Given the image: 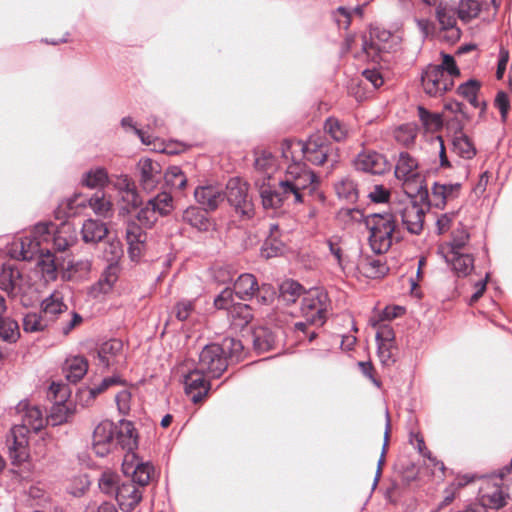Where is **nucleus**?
<instances>
[{"label": "nucleus", "instance_id": "obj_1", "mask_svg": "<svg viewBox=\"0 0 512 512\" xmlns=\"http://www.w3.org/2000/svg\"><path fill=\"white\" fill-rule=\"evenodd\" d=\"M21 415V423L15 424L6 439V446L13 464L25 462L29 458V433H37L43 427L45 420L38 406L28 401H20L16 407Z\"/></svg>", "mask_w": 512, "mask_h": 512}, {"label": "nucleus", "instance_id": "obj_2", "mask_svg": "<svg viewBox=\"0 0 512 512\" xmlns=\"http://www.w3.org/2000/svg\"><path fill=\"white\" fill-rule=\"evenodd\" d=\"M243 348L240 340L228 337L224 338L220 344H208L199 353L196 368L213 378H218L226 371L228 358L239 359Z\"/></svg>", "mask_w": 512, "mask_h": 512}, {"label": "nucleus", "instance_id": "obj_3", "mask_svg": "<svg viewBox=\"0 0 512 512\" xmlns=\"http://www.w3.org/2000/svg\"><path fill=\"white\" fill-rule=\"evenodd\" d=\"M365 223L370 231V246L377 254L387 252L393 241L402 239L397 224V214L392 212L374 213L365 218Z\"/></svg>", "mask_w": 512, "mask_h": 512}, {"label": "nucleus", "instance_id": "obj_4", "mask_svg": "<svg viewBox=\"0 0 512 512\" xmlns=\"http://www.w3.org/2000/svg\"><path fill=\"white\" fill-rule=\"evenodd\" d=\"M318 179L305 163L294 161L286 170L285 179L281 181L284 195L289 194L292 204H302L316 191Z\"/></svg>", "mask_w": 512, "mask_h": 512}, {"label": "nucleus", "instance_id": "obj_5", "mask_svg": "<svg viewBox=\"0 0 512 512\" xmlns=\"http://www.w3.org/2000/svg\"><path fill=\"white\" fill-rule=\"evenodd\" d=\"M301 315L310 324L323 326L332 310L328 293L323 289L309 290L301 301Z\"/></svg>", "mask_w": 512, "mask_h": 512}, {"label": "nucleus", "instance_id": "obj_6", "mask_svg": "<svg viewBox=\"0 0 512 512\" xmlns=\"http://www.w3.org/2000/svg\"><path fill=\"white\" fill-rule=\"evenodd\" d=\"M224 195L240 219L248 220L254 216V204L248 194V186L245 182H242L239 178L230 179L226 185Z\"/></svg>", "mask_w": 512, "mask_h": 512}, {"label": "nucleus", "instance_id": "obj_7", "mask_svg": "<svg viewBox=\"0 0 512 512\" xmlns=\"http://www.w3.org/2000/svg\"><path fill=\"white\" fill-rule=\"evenodd\" d=\"M214 305L217 309L227 310L232 325L237 328L245 327L253 319L251 307L248 304L235 302L230 288L221 291L214 299Z\"/></svg>", "mask_w": 512, "mask_h": 512}, {"label": "nucleus", "instance_id": "obj_8", "mask_svg": "<svg viewBox=\"0 0 512 512\" xmlns=\"http://www.w3.org/2000/svg\"><path fill=\"white\" fill-rule=\"evenodd\" d=\"M116 425L110 420L100 422L92 435V451L99 457H105L115 449Z\"/></svg>", "mask_w": 512, "mask_h": 512}, {"label": "nucleus", "instance_id": "obj_9", "mask_svg": "<svg viewBox=\"0 0 512 512\" xmlns=\"http://www.w3.org/2000/svg\"><path fill=\"white\" fill-rule=\"evenodd\" d=\"M421 84L427 95L438 97L450 90L454 83L453 79L448 78L439 68L430 64L422 73Z\"/></svg>", "mask_w": 512, "mask_h": 512}, {"label": "nucleus", "instance_id": "obj_10", "mask_svg": "<svg viewBox=\"0 0 512 512\" xmlns=\"http://www.w3.org/2000/svg\"><path fill=\"white\" fill-rule=\"evenodd\" d=\"M498 479L486 481L479 490V497L483 507L491 509H500L506 505V489L504 486V479L500 474Z\"/></svg>", "mask_w": 512, "mask_h": 512}, {"label": "nucleus", "instance_id": "obj_11", "mask_svg": "<svg viewBox=\"0 0 512 512\" xmlns=\"http://www.w3.org/2000/svg\"><path fill=\"white\" fill-rule=\"evenodd\" d=\"M305 159L314 164L322 165L330 160L332 147L320 135L309 137L306 142L297 143Z\"/></svg>", "mask_w": 512, "mask_h": 512}, {"label": "nucleus", "instance_id": "obj_12", "mask_svg": "<svg viewBox=\"0 0 512 512\" xmlns=\"http://www.w3.org/2000/svg\"><path fill=\"white\" fill-rule=\"evenodd\" d=\"M205 374L195 367L184 372L182 375L184 391L195 404L201 402L210 390V383L205 380Z\"/></svg>", "mask_w": 512, "mask_h": 512}, {"label": "nucleus", "instance_id": "obj_13", "mask_svg": "<svg viewBox=\"0 0 512 512\" xmlns=\"http://www.w3.org/2000/svg\"><path fill=\"white\" fill-rule=\"evenodd\" d=\"M139 184L146 192H151L163 180V169L158 161L150 158H141L137 163Z\"/></svg>", "mask_w": 512, "mask_h": 512}, {"label": "nucleus", "instance_id": "obj_14", "mask_svg": "<svg viewBox=\"0 0 512 512\" xmlns=\"http://www.w3.org/2000/svg\"><path fill=\"white\" fill-rule=\"evenodd\" d=\"M394 214H397V218L400 217L402 224L410 234L419 235L422 232L425 209L420 205L418 199L406 204Z\"/></svg>", "mask_w": 512, "mask_h": 512}, {"label": "nucleus", "instance_id": "obj_15", "mask_svg": "<svg viewBox=\"0 0 512 512\" xmlns=\"http://www.w3.org/2000/svg\"><path fill=\"white\" fill-rule=\"evenodd\" d=\"M356 170L374 175H383L390 169L386 157L376 151L359 153L354 160Z\"/></svg>", "mask_w": 512, "mask_h": 512}, {"label": "nucleus", "instance_id": "obj_16", "mask_svg": "<svg viewBox=\"0 0 512 512\" xmlns=\"http://www.w3.org/2000/svg\"><path fill=\"white\" fill-rule=\"evenodd\" d=\"M115 496L123 512H132L142 500L141 490L128 480L117 486Z\"/></svg>", "mask_w": 512, "mask_h": 512}, {"label": "nucleus", "instance_id": "obj_17", "mask_svg": "<svg viewBox=\"0 0 512 512\" xmlns=\"http://www.w3.org/2000/svg\"><path fill=\"white\" fill-rule=\"evenodd\" d=\"M116 425L115 449L120 447L127 452H133L138 447V435L134 424L128 420H120Z\"/></svg>", "mask_w": 512, "mask_h": 512}, {"label": "nucleus", "instance_id": "obj_18", "mask_svg": "<svg viewBox=\"0 0 512 512\" xmlns=\"http://www.w3.org/2000/svg\"><path fill=\"white\" fill-rule=\"evenodd\" d=\"M194 197L206 211H214L225 200L223 190L214 185L199 186L194 191Z\"/></svg>", "mask_w": 512, "mask_h": 512}, {"label": "nucleus", "instance_id": "obj_19", "mask_svg": "<svg viewBox=\"0 0 512 512\" xmlns=\"http://www.w3.org/2000/svg\"><path fill=\"white\" fill-rule=\"evenodd\" d=\"M125 237L129 246L131 258L139 256L147 240V233L142 225L135 220H130L126 224Z\"/></svg>", "mask_w": 512, "mask_h": 512}, {"label": "nucleus", "instance_id": "obj_20", "mask_svg": "<svg viewBox=\"0 0 512 512\" xmlns=\"http://www.w3.org/2000/svg\"><path fill=\"white\" fill-rule=\"evenodd\" d=\"M445 191V185H442L439 182H434L431 188V193H429L427 188L421 186L417 191L416 199H418L421 204L425 205L426 209L431 206L438 209H444L447 203Z\"/></svg>", "mask_w": 512, "mask_h": 512}, {"label": "nucleus", "instance_id": "obj_21", "mask_svg": "<svg viewBox=\"0 0 512 512\" xmlns=\"http://www.w3.org/2000/svg\"><path fill=\"white\" fill-rule=\"evenodd\" d=\"M123 342L119 339H110L102 343L96 351L99 365L108 369L117 363V357L122 354Z\"/></svg>", "mask_w": 512, "mask_h": 512}, {"label": "nucleus", "instance_id": "obj_22", "mask_svg": "<svg viewBox=\"0 0 512 512\" xmlns=\"http://www.w3.org/2000/svg\"><path fill=\"white\" fill-rule=\"evenodd\" d=\"M283 192L284 188L281 187V181L278 188H272L270 185L263 184L259 190L263 207L265 209H276L282 206L284 202L291 203L289 194L284 195Z\"/></svg>", "mask_w": 512, "mask_h": 512}, {"label": "nucleus", "instance_id": "obj_23", "mask_svg": "<svg viewBox=\"0 0 512 512\" xmlns=\"http://www.w3.org/2000/svg\"><path fill=\"white\" fill-rule=\"evenodd\" d=\"M230 289L233 292V299L237 297L240 300L248 301L254 298L256 289H258V282L254 275L244 273L238 276L233 288Z\"/></svg>", "mask_w": 512, "mask_h": 512}, {"label": "nucleus", "instance_id": "obj_24", "mask_svg": "<svg viewBox=\"0 0 512 512\" xmlns=\"http://www.w3.org/2000/svg\"><path fill=\"white\" fill-rule=\"evenodd\" d=\"M206 211L196 206H190L182 213V220L199 232H207L212 226V221Z\"/></svg>", "mask_w": 512, "mask_h": 512}, {"label": "nucleus", "instance_id": "obj_25", "mask_svg": "<svg viewBox=\"0 0 512 512\" xmlns=\"http://www.w3.org/2000/svg\"><path fill=\"white\" fill-rule=\"evenodd\" d=\"M119 265L118 263H109L102 272L99 280L91 287V295L98 297L100 294L110 292L118 279Z\"/></svg>", "mask_w": 512, "mask_h": 512}, {"label": "nucleus", "instance_id": "obj_26", "mask_svg": "<svg viewBox=\"0 0 512 512\" xmlns=\"http://www.w3.org/2000/svg\"><path fill=\"white\" fill-rule=\"evenodd\" d=\"M391 37L392 34L387 30L372 28L369 40L366 37L363 40V50L368 54L371 52H385L390 48L388 41Z\"/></svg>", "mask_w": 512, "mask_h": 512}, {"label": "nucleus", "instance_id": "obj_27", "mask_svg": "<svg viewBox=\"0 0 512 512\" xmlns=\"http://www.w3.org/2000/svg\"><path fill=\"white\" fill-rule=\"evenodd\" d=\"M418 161L408 152H400L395 166V176L399 180L409 181L418 177Z\"/></svg>", "mask_w": 512, "mask_h": 512}, {"label": "nucleus", "instance_id": "obj_28", "mask_svg": "<svg viewBox=\"0 0 512 512\" xmlns=\"http://www.w3.org/2000/svg\"><path fill=\"white\" fill-rule=\"evenodd\" d=\"M251 336L253 348L259 354L272 350L277 338L275 332L264 326L256 327Z\"/></svg>", "mask_w": 512, "mask_h": 512}, {"label": "nucleus", "instance_id": "obj_29", "mask_svg": "<svg viewBox=\"0 0 512 512\" xmlns=\"http://www.w3.org/2000/svg\"><path fill=\"white\" fill-rule=\"evenodd\" d=\"M82 239L85 243H98L108 234L106 224L100 220L87 219L81 228Z\"/></svg>", "mask_w": 512, "mask_h": 512}, {"label": "nucleus", "instance_id": "obj_30", "mask_svg": "<svg viewBox=\"0 0 512 512\" xmlns=\"http://www.w3.org/2000/svg\"><path fill=\"white\" fill-rule=\"evenodd\" d=\"M63 370L69 382L77 383L87 373L88 362L82 356H74L66 360Z\"/></svg>", "mask_w": 512, "mask_h": 512}, {"label": "nucleus", "instance_id": "obj_31", "mask_svg": "<svg viewBox=\"0 0 512 512\" xmlns=\"http://www.w3.org/2000/svg\"><path fill=\"white\" fill-rule=\"evenodd\" d=\"M446 261L451 264L458 277H465L474 269V258L469 253L449 254Z\"/></svg>", "mask_w": 512, "mask_h": 512}, {"label": "nucleus", "instance_id": "obj_32", "mask_svg": "<svg viewBox=\"0 0 512 512\" xmlns=\"http://www.w3.org/2000/svg\"><path fill=\"white\" fill-rule=\"evenodd\" d=\"M435 13L441 29L456 25L458 12L454 5L447 2H440L436 6Z\"/></svg>", "mask_w": 512, "mask_h": 512}, {"label": "nucleus", "instance_id": "obj_33", "mask_svg": "<svg viewBox=\"0 0 512 512\" xmlns=\"http://www.w3.org/2000/svg\"><path fill=\"white\" fill-rule=\"evenodd\" d=\"M21 279L20 271L12 265H3L0 271V289L8 294L12 293Z\"/></svg>", "mask_w": 512, "mask_h": 512}, {"label": "nucleus", "instance_id": "obj_34", "mask_svg": "<svg viewBox=\"0 0 512 512\" xmlns=\"http://www.w3.org/2000/svg\"><path fill=\"white\" fill-rule=\"evenodd\" d=\"M159 217L168 216L174 209L173 197L167 192L158 193L156 196L148 200Z\"/></svg>", "mask_w": 512, "mask_h": 512}, {"label": "nucleus", "instance_id": "obj_35", "mask_svg": "<svg viewBox=\"0 0 512 512\" xmlns=\"http://www.w3.org/2000/svg\"><path fill=\"white\" fill-rule=\"evenodd\" d=\"M481 84L476 79H469L468 81L460 84L457 88V93L466 99L474 108H479L481 103L477 99V94L480 90Z\"/></svg>", "mask_w": 512, "mask_h": 512}, {"label": "nucleus", "instance_id": "obj_36", "mask_svg": "<svg viewBox=\"0 0 512 512\" xmlns=\"http://www.w3.org/2000/svg\"><path fill=\"white\" fill-rule=\"evenodd\" d=\"M76 236L70 225L63 224L53 237V244L58 251H65L74 244Z\"/></svg>", "mask_w": 512, "mask_h": 512}, {"label": "nucleus", "instance_id": "obj_37", "mask_svg": "<svg viewBox=\"0 0 512 512\" xmlns=\"http://www.w3.org/2000/svg\"><path fill=\"white\" fill-rule=\"evenodd\" d=\"M335 190L339 198L349 203H355L359 198L357 184L348 177L338 182Z\"/></svg>", "mask_w": 512, "mask_h": 512}, {"label": "nucleus", "instance_id": "obj_38", "mask_svg": "<svg viewBox=\"0 0 512 512\" xmlns=\"http://www.w3.org/2000/svg\"><path fill=\"white\" fill-rule=\"evenodd\" d=\"M303 286L294 280H285L279 286V298L287 304L294 303L303 293Z\"/></svg>", "mask_w": 512, "mask_h": 512}, {"label": "nucleus", "instance_id": "obj_39", "mask_svg": "<svg viewBox=\"0 0 512 512\" xmlns=\"http://www.w3.org/2000/svg\"><path fill=\"white\" fill-rule=\"evenodd\" d=\"M163 180L166 186L175 190H183L187 184V177L178 166H170L163 172Z\"/></svg>", "mask_w": 512, "mask_h": 512}, {"label": "nucleus", "instance_id": "obj_40", "mask_svg": "<svg viewBox=\"0 0 512 512\" xmlns=\"http://www.w3.org/2000/svg\"><path fill=\"white\" fill-rule=\"evenodd\" d=\"M130 469H132L131 479L129 480L130 482H133L135 485H139L141 487H144L149 483L152 467H150L148 464L137 463L134 468L124 466V473L129 474Z\"/></svg>", "mask_w": 512, "mask_h": 512}, {"label": "nucleus", "instance_id": "obj_41", "mask_svg": "<svg viewBox=\"0 0 512 512\" xmlns=\"http://www.w3.org/2000/svg\"><path fill=\"white\" fill-rule=\"evenodd\" d=\"M20 337L19 324L10 317L0 319V338L8 343H15Z\"/></svg>", "mask_w": 512, "mask_h": 512}, {"label": "nucleus", "instance_id": "obj_42", "mask_svg": "<svg viewBox=\"0 0 512 512\" xmlns=\"http://www.w3.org/2000/svg\"><path fill=\"white\" fill-rule=\"evenodd\" d=\"M108 181V174L104 168H95L82 176V184L89 188L103 187Z\"/></svg>", "mask_w": 512, "mask_h": 512}, {"label": "nucleus", "instance_id": "obj_43", "mask_svg": "<svg viewBox=\"0 0 512 512\" xmlns=\"http://www.w3.org/2000/svg\"><path fill=\"white\" fill-rule=\"evenodd\" d=\"M361 265L365 271L366 276L370 278H381L385 276L389 271L386 263L382 262L380 259L371 257L364 259Z\"/></svg>", "mask_w": 512, "mask_h": 512}, {"label": "nucleus", "instance_id": "obj_44", "mask_svg": "<svg viewBox=\"0 0 512 512\" xmlns=\"http://www.w3.org/2000/svg\"><path fill=\"white\" fill-rule=\"evenodd\" d=\"M90 208L93 212L103 218H107L111 215V203L105 198V195L101 191H97L88 201Z\"/></svg>", "mask_w": 512, "mask_h": 512}, {"label": "nucleus", "instance_id": "obj_45", "mask_svg": "<svg viewBox=\"0 0 512 512\" xmlns=\"http://www.w3.org/2000/svg\"><path fill=\"white\" fill-rule=\"evenodd\" d=\"M324 130L336 142L345 140L348 135L347 126L343 122L334 117H329L328 119H326L324 124Z\"/></svg>", "mask_w": 512, "mask_h": 512}, {"label": "nucleus", "instance_id": "obj_46", "mask_svg": "<svg viewBox=\"0 0 512 512\" xmlns=\"http://www.w3.org/2000/svg\"><path fill=\"white\" fill-rule=\"evenodd\" d=\"M454 151L464 159H471L476 154V149L471 140L465 134L455 136L453 139Z\"/></svg>", "mask_w": 512, "mask_h": 512}, {"label": "nucleus", "instance_id": "obj_47", "mask_svg": "<svg viewBox=\"0 0 512 512\" xmlns=\"http://www.w3.org/2000/svg\"><path fill=\"white\" fill-rule=\"evenodd\" d=\"M33 242L29 238L22 239L19 243L13 244L10 253L18 260L28 261L34 257Z\"/></svg>", "mask_w": 512, "mask_h": 512}, {"label": "nucleus", "instance_id": "obj_48", "mask_svg": "<svg viewBox=\"0 0 512 512\" xmlns=\"http://www.w3.org/2000/svg\"><path fill=\"white\" fill-rule=\"evenodd\" d=\"M377 354L382 365L390 367L397 361L398 348L395 343H376Z\"/></svg>", "mask_w": 512, "mask_h": 512}, {"label": "nucleus", "instance_id": "obj_49", "mask_svg": "<svg viewBox=\"0 0 512 512\" xmlns=\"http://www.w3.org/2000/svg\"><path fill=\"white\" fill-rule=\"evenodd\" d=\"M456 9L461 20L469 21L478 16L481 5L478 0H461Z\"/></svg>", "mask_w": 512, "mask_h": 512}, {"label": "nucleus", "instance_id": "obj_50", "mask_svg": "<svg viewBox=\"0 0 512 512\" xmlns=\"http://www.w3.org/2000/svg\"><path fill=\"white\" fill-rule=\"evenodd\" d=\"M284 244L280 235H268L261 249V254L265 258H272L282 253Z\"/></svg>", "mask_w": 512, "mask_h": 512}, {"label": "nucleus", "instance_id": "obj_51", "mask_svg": "<svg viewBox=\"0 0 512 512\" xmlns=\"http://www.w3.org/2000/svg\"><path fill=\"white\" fill-rule=\"evenodd\" d=\"M418 116L426 129L438 130L443 125L441 116L438 113H432L422 106L418 107Z\"/></svg>", "mask_w": 512, "mask_h": 512}, {"label": "nucleus", "instance_id": "obj_52", "mask_svg": "<svg viewBox=\"0 0 512 512\" xmlns=\"http://www.w3.org/2000/svg\"><path fill=\"white\" fill-rule=\"evenodd\" d=\"M42 310L45 314L55 316L67 310V306L63 303L62 299L56 294H51L44 299L41 303Z\"/></svg>", "mask_w": 512, "mask_h": 512}, {"label": "nucleus", "instance_id": "obj_53", "mask_svg": "<svg viewBox=\"0 0 512 512\" xmlns=\"http://www.w3.org/2000/svg\"><path fill=\"white\" fill-rule=\"evenodd\" d=\"M121 200L125 203V206L119 210L120 215L130 213V209H137L142 205V198L139 195L137 188L126 191L125 194L121 195Z\"/></svg>", "mask_w": 512, "mask_h": 512}, {"label": "nucleus", "instance_id": "obj_54", "mask_svg": "<svg viewBox=\"0 0 512 512\" xmlns=\"http://www.w3.org/2000/svg\"><path fill=\"white\" fill-rule=\"evenodd\" d=\"M469 239H470V235L465 229L461 228V229L456 230L453 233L451 242L449 244V246H450L449 254L463 253L462 250L468 243Z\"/></svg>", "mask_w": 512, "mask_h": 512}, {"label": "nucleus", "instance_id": "obj_55", "mask_svg": "<svg viewBox=\"0 0 512 512\" xmlns=\"http://www.w3.org/2000/svg\"><path fill=\"white\" fill-rule=\"evenodd\" d=\"M149 205V202L137 212L136 219L145 228H151L158 220L156 211Z\"/></svg>", "mask_w": 512, "mask_h": 512}, {"label": "nucleus", "instance_id": "obj_56", "mask_svg": "<svg viewBox=\"0 0 512 512\" xmlns=\"http://www.w3.org/2000/svg\"><path fill=\"white\" fill-rule=\"evenodd\" d=\"M416 129L410 124H404L398 127L395 131V139L397 142L409 146L414 143L416 138Z\"/></svg>", "mask_w": 512, "mask_h": 512}, {"label": "nucleus", "instance_id": "obj_57", "mask_svg": "<svg viewBox=\"0 0 512 512\" xmlns=\"http://www.w3.org/2000/svg\"><path fill=\"white\" fill-rule=\"evenodd\" d=\"M433 66L436 68H439L440 71L450 79L460 75V70L456 65L455 59L450 54L443 53L442 54V63L439 65H433Z\"/></svg>", "mask_w": 512, "mask_h": 512}, {"label": "nucleus", "instance_id": "obj_58", "mask_svg": "<svg viewBox=\"0 0 512 512\" xmlns=\"http://www.w3.org/2000/svg\"><path fill=\"white\" fill-rule=\"evenodd\" d=\"M120 125L125 132H133L135 135H137L143 144H146V145L151 144V142H152L151 136L146 135L143 132V130L139 129L132 117H130V116L123 117L120 121Z\"/></svg>", "mask_w": 512, "mask_h": 512}, {"label": "nucleus", "instance_id": "obj_59", "mask_svg": "<svg viewBox=\"0 0 512 512\" xmlns=\"http://www.w3.org/2000/svg\"><path fill=\"white\" fill-rule=\"evenodd\" d=\"M45 327L46 323L37 313H28L23 318V329L25 332H39L43 331Z\"/></svg>", "mask_w": 512, "mask_h": 512}, {"label": "nucleus", "instance_id": "obj_60", "mask_svg": "<svg viewBox=\"0 0 512 512\" xmlns=\"http://www.w3.org/2000/svg\"><path fill=\"white\" fill-rule=\"evenodd\" d=\"M254 297L257 302L261 305H269L272 304L276 297V290L270 284H262L258 285V289H256Z\"/></svg>", "mask_w": 512, "mask_h": 512}, {"label": "nucleus", "instance_id": "obj_61", "mask_svg": "<svg viewBox=\"0 0 512 512\" xmlns=\"http://www.w3.org/2000/svg\"><path fill=\"white\" fill-rule=\"evenodd\" d=\"M124 383H125V381H123L119 376L113 375L110 377H106V378L102 379V381L99 385H96L89 389V395L92 399H94L97 395L101 394L102 392L107 390L109 387H111L113 385L124 384Z\"/></svg>", "mask_w": 512, "mask_h": 512}, {"label": "nucleus", "instance_id": "obj_62", "mask_svg": "<svg viewBox=\"0 0 512 512\" xmlns=\"http://www.w3.org/2000/svg\"><path fill=\"white\" fill-rule=\"evenodd\" d=\"M194 309V302L192 300L182 299L174 307L175 316L179 321H186Z\"/></svg>", "mask_w": 512, "mask_h": 512}, {"label": "nucleus", "instance_id": "obj_63", "mask_svg": "<svg viewBox=\"0 0 512 512\" xmlns=\"http://www.w3.org/2000/svg\"><path fill=\"white\" fill-rule=\"evenodd\" d=\"M122 253V246L118 240L108 242L104 249V257L109 263H118L117 261L122 256Z\"/></svg>", "mask_w": 512, "mask_h": 512}, {"label": "nucleus", "instance_id": "obj_64", "mask_svg": "<svg viewBox=\"0 0 512 512\" xmlns=\"http://www.w3.org/2000/svg\"><path fill=\"white\" fill-rule=\"evenodd\" d=\"M120 485L116 476L111 473H103L99 479V488L105 494H116V488Z\"/></svg>", "mask_w": 512, "mask_h": 512}]
</instances>
